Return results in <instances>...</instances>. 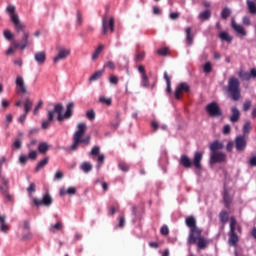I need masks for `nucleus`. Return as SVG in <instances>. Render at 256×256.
I'll list each match as a JSON object with an SVG mask.
<instances>
[{"label": "nucleus", "mask_w": 256, "mask_h": 256, "mask_svg": "<svg viewBox=\"0 0 256 256\" xmlns=\"http://www.w3.org/2000/svg\"><path fill=\"white\" fill-rule=\"evenodd\" d=\"M87 131V124L85 122H80L77 125V131L73 135V144L70 147L71 151H77L79 149V145L81 143H84V145H89L91 143V136H85V133Z\"/></svg>", "instance_id": "1"}, {"label": "nucleus", "mask_w": 256, "mask_h": 256, "mask_svg": "<svg viewBox=\"0 0 256 256\" xmlns=\"http://www.w3.org/2000/svg\"><path fill=\"white\" fill-rule=\"evenodd\" d=\"M185 223L190 229L188 245H195L197 243V237L201 235V229L197 227V219H195V216H189L186 218Z\"/></svg>", "instance_id": "2"}, {"label": "nucleus", "mask_w": 256, "mask_h": 256, "mask_svg": "<svg viewBox=\"0 0 256 256\" xmlns=\"http://www.w3.org/2000/svg\"><path fill=\"white\" fill-rule=\"evenodd\" d=\"M16 10L15 5L9 4L6 8V13L10 16V21L13 23L16 33H21V31H25L27 26L21 22Z\"/></svg>", "instance_id": "3"}, {"label": "nucleus", "mask_w": 256, "mask_h": 256, "mask_svg": "<svg viewBox=\"0 0 256 256\" xmlns=\"http://www.w3.org/2000/svg\"><path fill=\"white\" fill-rule=\"evenodd\" d=\"M201 161H203V152H195L193 161L187 155L180 157V165L185 167V169H190L193 165L196 169H201Z\"/></svg>", "instance_id": "4"}, {"label": "nucleus", "mask_w": 256, "mask_h": 256, "mask_svg": "<svg viewBox=\"0 0 256 256\" xmlns=\"http://www.w3.org/2000/svg\"><path fill=\"white\" fill-rule=\"evenodd\" d=\"M240 86L241 84L239 83V79H237L235 76L230 77L227 91L232 101H239V99H241Z\"/></svg>", "instance_id": "5"}, {"label": "nucleus", "mask_w": 256, "mask_h": 256, "mask_svg": "<svg viewBox=\"0 0 256 256\" xmlns=\"http://www.w3.org/2000/svg\"><path fill=\"white\" fill-rule=\"evenodd\" d=\"M110 30L111 33L115 31V19L113 17L109 18L108 15H105L102 20V33L106 35L107 31Z\"/></svg>", "instance_id": "6"}, {"label": "nucleus", "mask_w": 256, "mask_h": 256, "mask_svg": "<svg viewBox=\"0 0 256 256\" xmlns=\"http://www.w3.org/2000/svg\"><path fill=\"white\" fill-rule=\"evenodd\" d=\"M69 55H71V49L65 47L57 48V55L53 58V63H59V61H65Z\"/></svg>", "instance_id": "7"}, {"label": "nucleus", "mask_w": 256, "mask_h": 256, "mask_svg": "<svg viewBox=\"0 0 256 256\" xmlns=\"http://www.w3.org/2000/svg\"><path fill=\"white\" fill-rule=\"evenodd\" d=\"M227 154L224 152H211L210 153V165H215L216 163H226Z\"/></svg>", "instance_id": "8"}, {"label": "nucleus", "mask_w": 256, "mask_h": 256, "mask_svg": "<svg viewBox=\"0 0 256 256\" xmlns=\"http://www.w3.org/2000/svg\"><path fill=\"white\" fill-rule=\"evenodd\" d=\"M206 111L210 117H221V115H223V112L221 111V108L217 102H211L208 104L206 106Z\"/></svg>", "instance_id": "9"}, {"label": "nucleus", "mask_w": 256, "mask_h": 256, "mask_svg": "<svg viewBox=\"0 0 256 256\" xmlns=\"http://www.w3.org/2000/svg\"><path fill=\"white\" fill-rule=\"evenodd\" d=\"M29 32H23L20 42L14 41L12 43L15 49H21V51L25 50L26 47H29Z\"/></svg>", "instance_id": "10"}, {"label": "nucleus", "mask_w": 256, "mask_h": 256, "mask_svg": "<svg viewBox=\"0 0 256 256\" xmlns=\"http://www.w3.org/2000/svg\"><path fill=\"white\" fill-rule=\"evenodd\" d=\"M101 148L99 146H94L92 150L90 151V157H98V165L97 169H101V165L105 162V154H100Z\"/></svg>", "instance_id": "11"}, {"label": "nucleus", "mask_w": 256, "mask_h": 256, "mask_svg": "<svg viewBox=\"0 0 256 256\" xmlns=\"http://www.w3.org/2000/svg\"><path fill=\"white\" fill-rule=\"evenodd\" d=\"M33 203L36 207H41V205H44V207H51L53 204V197H51L49 194H45L41 199L34 198Z\"/></svg>", "instance_id": "12"}, {"label": "nucleus", "mask_w": 256, "mask_h": 256, "mask_svg": "<svg viewBox=\"0 0 256 256\" xmlns=\"http://www.w3.org/2000/svg\"><path fill=\"white\" fill-rule=\"evenodd\" d=\"M189 91H191V87L187 83L182 82L178 84L174 93L175 99H181V95L189 93Z\"/></svg>", "instance_id": "13"}, {"label": "nucleus", "mask_w": 256, "mask_h": 256, "mask_svg": "<svg viewBox=\"0 0 256 256\" xmlns=\"http://www.w3.org/2000/svg\"><path fill=\"white\" fill-rule=\"evenodd\" d=\"M53 111L54 113V119H55V115L57 116V121L61 122V121H65V119H67V117L65 116V114H63V104L58 103L54 106V109L50 110Z\"/></svg>", "instance_id": "14"}, {"label": "nucleus", "mask_w": 256, "mask_h": 256, "mask_svg": "<svg viewBox=\"0 0 256 256\" xmlns=\"http://www.w3.org/2000/svg\"><path fill=\"white\" fill-rule=\"evenodd\" d=\"M247 147V140H245V136H237L235 138V148L240 153L245 151Z\"/></svg>", "instance_id": "15"}, {"label": "nucleus", "mask_w": 256, "mask_h": 256, "mask_svg": "<svg viewBox=\"0 0 256 256\" xmlns=\"http://www.w3.org/2000/svg\"><path fill=\"white\" fill-rule=\"evenodd\" d=\"M54 120V112L51 110H48L47 112V119L42 121L41 127L44 129V131H47L49 127H51V123H53Z\"/></svg>", "instance_id": "16"}, {"label": "nucleus", "mask_w": 256, "mask_h": 256, "mask_svg": "<svg viewBox=\"0 0 256 256\" xmlns=\"http://www.w3.org/2000/svg\"><path fill=\"white\" fill-rule=\"evenodd\" d=\"M34 61H36L37 65H45L47 61V53L45 51H39L34 54Z\"/></svg>", "instance_id": "17"}, {"label": "nucleus", "mask_w": 256, "mask_h": 256, "mask_svg": "<svg viewBox=\"0 0 256 256\" xmlns=\"http://www.w3.org/2000/svg\"><path fill=\"white\" fill-rule=\"evenodd\" d=\"M231 27L232 29H234L237 35H242V37H245L247 35V31L245 30V28L242 25L237 24V22H235V19H232Z\"/></svg>", "instance_id": "18"}, {"label": "nucleus", "mask_w": 256, "mask_h": 256, "mask_svg": "<svg viewBox=\"0 0 256 256\" xmlns=\"http://www.w3.org/2000/svg\"><path fill=\"white\" fill-rule=\"evenodd\" d=\"M241 119V112L238 107L231 108L230 123H237Z\"/></svg>", "instance_id": "19"}, {"label": "nucleus", "mask_w": 256, "mask_h": 256, "mask_svg": "<svg viewBox=\"0 0 256 256\" xmlns=\"http://www.w3.org/2000/svg\"><path fill=\"white\" fill-rule=\"evenodd\" d=\"M16 86L18 93H27V88L25 87V80L21 76L16 77Z\"/></svg>", "instance_id": "20"}, {"label": "nucleus", "mask_w": 256, "mask_h": 256, "mask_svg": "<svg viewBox=\"0 0 256 256\" xmlns=\"http://www.w3.org/2000/svg\"><path fill=\"white\" fill-rule=\"evenodd\" d=\"M0 191L7 201H13V196L9 194V182L4 187L0 185Z\"/></svg>", "instance_id": "21"}, {"label": "nucleus", "mask_w": 256, "mask_h": 256, "mask_svg": "<svg viewBox=\"0 0 256 256\" xmlns=\"http://www.w3.org/2000/svg\"><path fill=\"white\" fill-rule=\"evenodd\" d=\"M225 147L219 140H215L213 143L210 144L209 149L211 153H217L221 151Z\"/></svg>", "instance_id": "22"}, {"label": "nucleus", "mask_w": 256, "mask_h": 256, "mask_svg": "<svg viewBox=\"0 0 256 256\" xmlns=\"http://www.w3.org/2000/svg\"><path fill=\"white\" fill-rule=\"evenodd\" d=\"M4 163H7V158L5 156H2L0 159V179L2 183H4V185H7L9 183V180H7L5 176H3Z\"/></svg>", "instance_id": "23"}, {"label": "nucleus", "mask_w": 256, "mask_h": 256, "mask_svg": "<svg viewBox=\"0 0 256 256\" xmlns=\"http://www.w3.org/2000/svg\"><path fill=\"white\" fill-rule=\"evenodd\" d=\"M196 241H198V249H206V247L209 245V241H207V239H205L204 237H201V235H198L196 237Z\"/></svg>", "instance_id": "24"}, {"label": "nucleus", "mask_w": 256, "mask_h": 256, "mask_svg": "<svg viewBox=\"0 0 256 256\" xmlns=\"http://www.w3.org/2000/svg\"><path fill=\"white\" fill-rule=\"evenodd\" d=\"M73 109H75V103L69 102L66 106V112L64 113L66 119H71L73 117Z\"/></svg>", "instance_id": "25"}, {"label": "nucleus", "mask_w": 256, "mask_h": 256, "mask_svg": "<svg viewBox=\"0 0 256 256\" xmlns=\"http://www.w3.org/2000/svg\"><path fill=\"white\" fill-rule=\"evenodd\" d=\"M105 49V45L99 44L98 47L95 49L94 53L92 54V61H97L99 59V55L103 53V50Z\"/></svg>", "instance_id": "26"}, {"label": "nucleus", "mask_w": 256, "mask_h": 256, "mask_svg": "<svg viewBox=\"0 0 256 256\" xmlns=\"http://www.w3.org/2000/svg\"><path fill=\"white\" fill-rule=\"evenodd\" d=\"M185 33H186V44L187 45H193V39H194V36H193V32L191 30V27H187L185 29Z\"/></svg>", "instance_id": "27"}, {"label": "nucleus", "mask_w": 256, "mask_h": 256, "mask_svg": "<svg viewBox=\"0 0 256 256\" xmlns=\"http://www.w3.org/2000/svg\"><path fill=\"white\" fill-rule=\"evenodd\" d=\"M5 219H7V216L5 215H2V218H0V231L2 233H7V231H9V225H7Z\"/></svg>", "instance_id": "28"}, {"label": "nucleus", "mask_w": 256, "mask_h": 256, "mask_svg": "<svg viewBox=\"0 0 256 256\" xmlns=\"http://www.w3.org/2000/svg\"><path fill=\"white\" fill-rule=\"evenodd\" d=\"M198 18L201 21H209V19H211V10L207 9L203 12H200Z\"/></svg>", "instance_id": "29"}, {"label": "nucleus", "mask_w": 256, "mask_h": 256, "mask_svg": "<svg viewBox=\"0 0 256 256\" xmlns=\"http://www.w3.org/2000/svg\"><path fill=\"white\" fill-rule=\"evenodd\" d=\"M219 39H221V41H226V43H231L233 41V36L229 35L228 32H221L219 34Z\"/></svg>", "instance_id": "30"}, {"label": "nucleus", "mask_w": 256, "mask_h": 256, "mask_svg": "<svg viewBox=\"0 0 256 256\" xmlns=\"http://www.w3.org/2000/svg\"><path fill=\"white\" fill-rule=\"evenodd\" d=\"M38 151L39 153H42V155H46L47 151H49V144L47 142H40L38 145Z\"/></svg>", "instance_id": "31"}, {"label": "nucleus", "mask_w": 256, "mask_h": 256, "mask_svg": "<svg viewBox=\"0 0 256 256\" xmlns=\"http://www.w3.org/2000/svg\"><path fill=\"white\" fill-rule=\"evenodd\" d=\"M228 243L231 247H236L237 243H239V236L237 234H229Z\"/></svg>", "instance_id": "32"}, {"label": "nucleus", "mask_w": 256, "mask_h": 256, "mask_svg": "<svg viewBox=\"0 0 256 256\" xmlns=\"http://www.w3.org/2000/svg\"><path fill=\"white\" fill-rule=\"evenodd\" d=\"M247 7L249 10V13H251V15H256V3L253 0H247Z\"/></svg>", "instance_id": "33"}, {"label": "nucleus", "mask_w": 256, "mask_h": 256, "mask_svg": "<svg viewBox=\"0 0 256 256\" xmlns=\"http://www.w3.org/2000/svg\"><path fill=\"white\" fill-rule=\"evenodd\" d=\"M33 107V100L30 98H26L24 102V111L26 115H28L29 111H31Z\"/></svg>", "instance_id": "34"}, {"label": "nucleus", "mask_w": 256, "mask_h": 256, "mask_svg": "<svg viewBox=\"0 0 256 256\" xmlns=\"http://www.w3.org/2000/svg\"><path fill=\"white\" fill-rule=\"evenodd\" d=\"M63 229V222L58 221L56 224H52L49 228L51 233H55V231H61Z\"/></svg>", "instance_id": "35"}, {"label": "nucleus", "mask_w": 256, "mask_h": 256, "mask_svg": "<svg viewBox=\"0 0 256 256\" xmlns=\"http://www.w3.org/2000/svg\"><path fill=\"white\" fill-rule=\"evenodd\" d=\"M236 227H237V219L234 216H232V217H230V231H229V234H236L235 233Z\"/></svg>", "instance_id": "36"}, {"label": "nucleus", "mask_w": 256, "mask_h": 256, "mask_svg": "<svg viewBox=\"0 0 256 256\" xmlns=\"http://www.w3.org/2000/svg\"><path fill=\"white\" fill-rule=\"evenodd\" d=\"M103 73H105L104 70L96 71V72L89 78V82L92 83V81H97V79H101V77H103Z\"/></svg>", "instance_id": "37"}, {"label": "nucleus", "mask_w": 256, "mask_h": 256, "mask_svg": "<svg viewBox=\"0 0 256 256\" xmlns=\"http://www.w3.org/2000/svg\"><path fill=\"white\" fill-rule=\"evenodd\" d=\"M238 77H240L242 81H249L251 79L250 72H245L243 70H239Z\"/></svg>", "instance_id": "38"}, {"label": "nucleus", "mask_w": 256, "mask_h": 256, "mask_svg": "<svg viewBox=\"0 0 256 256\" xmlns=\"http://www.w3.org/2000/svg\"><path fill=\"white\" fill-rule=\"evenodd\" d=\"M80 169L84 173H90V171L93 169V165H91L89 162H83Z\"/></svg>", "instance_id": "39"}, {"label": "nucleus", "mask_w": 256, "mask_h": 256, "mask_svg": "<svg viewBox=\"0 0 256 256\" xmlns=\"http://www.w3.org/2000/svg\"><path fill=\"white\" fill-rule=\"evenodd\" d=\"M223 199H224V205L227 209H229L230 205H231V201H232V198L229 196V193L227 191L224 192V196H223Z\"/></svg>", "instance_id": "40"}, {"label": "nucleus", "mask_w": 256, "mask_h": 256, "mask_svg": "<svg viewBox=\"0 0 256 256\" xmlns=\"http://www.w3.org/2000/svg\"><path fill=\"white\" fill-rule=\"evenodd\" d=\"M47 163H49V157H46V158H44L42 161H40V162L38 163V165L36 166L35 171H36V172L41 171V169H43V167H45V165H47Z\"/></svg>", "instance_id": "41"}, {"label": "nucleus", "mask_w": 256, "mask_h": 256, "mask_svg": "<svg viewBox=\"0 0 256 256\" xmlns=\"http://www.w3.org/2000/svg\"><path fill=\"white\" fill-rule=\"evenodd\" d=\"M219 217L221 223H227V221H229V213H227V211H221Z\"/></svg>", "instance_id": "42"}, {"label": "nucleus", "mask_w": 256, "mask_h": 256, "mask_svg": "<svg viewBox=\"0 0 256 256\" xmlns=\"http://www.w3.org/2000/svg\"><path fill=\"white\" fill-rule=\"evenodd\" d=\"M229 17H231V9L226 7L221 12V18L225 20V19H229Z\"/></svg>", "instance_id": "43"}, {"label": "nucleus", "mask_w": 256, "mask_h": 256, "mask_svg": "<svg viewBox=\"0 0 256 256\" xmlns=\"http://www.w3.org/2000/svg\"><path fill=\"white\" fill-rule=\"evenodd\" d=\"M251 122L247 121L245 122L243 128H242V131H243V134L244 135H249V133L251 132Z\"/></svg>", "instance_id": "44"}, {"label": "nucleus", "mask_w": 256, "mask_h": 256, "mask_svg": "<svg viewBox=\"0 0 256 256\" xmlns=\"http://www.w3.org/2000/svg\"><path fill=\"white\" fill-rule=\"evenodd\" d=\"M26 191L28 192L29 196L33 195L35 191H37V185H35L34 182H30V185L28 188H26Z\"/></svg>", "instance_id": "45"}, {"label": "nucleus", "mask_w": 256, "mask_h": 256, "mask_svg": "<svg viewBox=\"0 0 256 256\" xmlns=\"http://www.w3.org/2000/svg\"><path fill=\"white\" fill-rule=\"evenodd\" d=\"M164 79L167 83L166 91L167 93H171V78H169V75L167 74V72L164 73Z\"/></svg>", "instance_id": "46"}, {"label": "nucleus", "mask_w": 256, "mask_h": 256, "mask_svg": "<svg viewBox=\"0 0 256 256\" xmlns=\"http://www.w3.org/2000/svg\"><path fill=\"white\" fill-rule=\"evenodd\" d=\"M99 103L109 106V105H111V103H113V100L111 98H106L105 96H101L99 98Z\"/></svg>", "instance_id": "47"}, {"label": "nucleus", "mask_w": 256, "mask_h": 256, "mask_svg": "<svg viewBox=\"0 0 256 256\" xmlns=\"http://www.w3.org/2000/svg\"><path fill=\"white\" fill-rule=\"evenodd\" d=\"M203 69H204V73H207V74L211 73V71H213V65L211 64V62H206L204 64Z\"/></svg>", "instance_id": "48"}, {"label": "nucleus", "mask_w": 256, "mask_h": 256, "mask_svg": "<svg viewBox=\"0 0 256 256\" xmlns=\"http://www.w3.org/2000/svg\"><path fill=\"white\" fill-rule=\"evenodd\" d=\"M33 235L31 234V231L25 230L24 233L22 234V241H29Z\"/></svg>", "instance_id": "49"}, {"label": "nucleus", "mask_w": 256, "mask_h": 256, "mask_svg": "<svg viewBox=\"0 0 256 256\" xmlns=\"http://www.w3.org/2000/svg\"><path fill=\"white\" fill-rule=\"evenodd\" d=\"M3 35L7 41H12L13 33H11V30H4Z\"/></svg>", "instance_id": "50"}, {"label": "nucleus", "mask_w": 256, "mask_h": 256, "mask_svg": "<svg viewBox=\"0 0 256 256\" xmlns=\"http://www.w3.org/2000/svg\"><path fill=\"white\" fill-rule=\"evenodd\" d=\"M86 117L89 121H93L95 119V110H89L86 112Z\"/></svg>", "instance_id": "51"}, {"label": "nucleus", "mask_w": 256, "mask_h": 256, "mask_svg": "<svg viewBox=\"0 0 256 256\" xmlns=\"http://www.w3.org/2000/svg\"><path fill=\"white\" fill-rule=\"evenodd\" d=\"M142 87H149V77H147V74L142 76Z\"/></svg>", "instance_id": "52"}, {"label": "nucleus", "mask_w": 256, "mask_h": 256, "mask_svg": "<svg viewBox=\"0 0 256 256\" xmlns=\"http://www.w3.org/2000/svg\"><path fill=\"white\" fill-rule=\"evenodd\" d=\"M64 177V174L62 171L58 170L56 173H55V176H54V180L55 181H59L61 179H63Z\"/></svg>", "instance_id": "53"}, {"label": "nucleus", "mask_w": 256, "mask_h": 256, "mask_svg": "<svg viewBox=\"0 0 256 256\" xmlns=\"http://www.w3.org/2000/svg\"><path fill=\"white\" fill-rule=\"evenodd\" d=\"M27 161H29V156L21 155L19 157V163H21V165H25Z\"/></svg>", "instance_id": "54"}, {"label": "nucleus", "mask_w": 256, "mask_h": 256, "mask_svg": "<svg viewBox=\"0 0 256 256\" xmlns=\"http://www.w3.org/2000/svg\"><path fill=\"white\" fill-rule=\"evenodd\" d=\"M249 109H251V101L246 100L243 104V111H249Z\"/></svg>", "instance_id": "55"}, {"label": "nucleus", "mask_w": 256, "mask_h": 256, "mask_svg": "<svg viewBox=\"0 0 256 256\" xmlns=\"http://www.w3.org/2000/svg\"><path fill=\"white\" fill-rule=\"evenodd\" d=\"M160 233L161 235H169V227H167V225L162 226L160 229Z\"/></svg>", "instance_id": "56"}, {"label": "nucleus", "mask_w": 256, "mask_h": 256, "mask_svg": "<svg viewBox=\"0 0 256 256\" xmlns=\"http://www.w3.org/2000/svg\"><path fill=\"white\" fill-rule=\"evenodd\" d=\"M110 83H111V85H117V83H119V78H117V76H115V75H111Z\"/></svg>", "instance_id": "57"}, {"label": "nucleus", "mask_w": 256, "mask_h": 256, "mask_svg": "<svg viewBox=\"0 0 256 256\" xmlns=\"http://www.w3.org/2000/svg\"><path fill=\"white\" fill-rule=\"evenodd\" d=\"M41 107H43V100H39V102L37 103V105L34 109V115H37V111H39V109H41Z\"/></svg>", "instance_id": "58"}, {"label": "nucleus", "mask_w": 256, "mask_h": 256, "mask_svg": "<svg viewBox=\"0 0 256 256\" xmlns=\"http://www.w3.org/2000/svg\"><path fill=\"white\" fill-rule=\"evenodd\" d=\"M28 159H32L33 161H35V159H37V151H30Z\"/></svg>", "instance_id": "59"}, {"label": "nucleus", "mask_w": 256, "mask_h": 256, "mask_svg": "<svg viewBox=\"0 0 256 256\" xmlns=\"http://www.w3.org/2000/svg\"><path fill=\"white\" fill-rule=\"evenodd\" d=\"M77 193V189L75 187H69L67 189V195H75Z\"/></svg>", "instance_id": "60"}, {"label": "nucleus", "mask_w": 256, "mask_h": 256, "mask_svg": "<svg viewBox=\"0 0 256 256\" xmlns=\"http://www.w3.org/2000/svg\"><path fill=\"white\" fill-rule=\"evenodd\" d=\"M248 164L250 167H256V156L251 157Z\"/></svg>", "instance_id": "61"}, {"label": "nucleus", "mask_w": 256, "mask_h": 256, "mask_svg": "<svg viewBox=\"0 0 256 256\" xmlns=\"http://www.w3.org/2000/svg\"><path fill=\"white\" fill-rule=\"evenodd\" d=\"M168 50L167 48H161L158 50V55H162L163 57L167 56Z\"/></svg>", "instance_id": "62"}, {"label": "nucleus", "mask_w": 256, "mask_h": 256, "mask_svg": "<svg viewBox=\"0 0 256 256\" xmlns=\"http://www.w3.org/2000/svg\"><path fill=\"white\" fill-rule=\"evenodd\" d=\"M104 67H108V69H115V63L113 61H108L104 64Z\"/></svg>", "instance_id": "63"}, {"label": "nucleus", "mask_w": 256, "mask_h": 256, "mask_svg": "<svg viewBox=\"0 0 256 256\" xmlns=\"http://www.w3.org/2000/svg\"><path fill=\"white\" fill-rule=\"evenodd\" d=\"M13 145L16 149H21V139H16Z\"/></svg>", "instance_id": "64"}]
</instances>
